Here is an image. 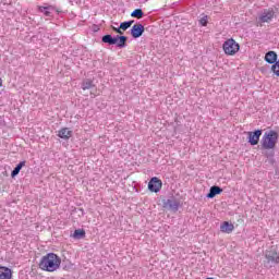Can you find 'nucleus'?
I'll list each match as a JSON object with an SVG mask.
<instances>
[{
    "mask_svg": "<svg viewBox=\"0 0 279 279\" xmlns=\"http://www.w3.org/2000/svg\"><path fill=\"white\" fill-rule=\"evenodd\" d=\"M82 90H92L90 95L92 97L99 96V90H97V87H95V84L93 83V80L86 78L81 84Z\"/></svg>",
    "mask_w": 279,
    "mask_h": 279,
    "instance_id": "20e7f679",
    "label": "nucleus"
},
{
    "mask_svg": "<svg viewBox=\"0 0 279 279\" xmlns=\"http://www.w3.org/2000/svg\"><path fill=\"white\" fill-rule=\"evenodd\" d=\"M276 16V12L272 9L264 10V12L258 17V23H271Z\"/></svg>",
    "mask_w": 279,
    "mask_h": 279,
    "instance_id": "0eeeda50",
    "label": "nucleus"
},
{
    "mask_svg": "<svg viewBox=\"0 0 279 279\" xmlns=\"http://www.w3.org/2000/svg\"><path fill=\"white\" fill-rule=\"evenodd\" d=\"M278 138L279 134L277 131L270 130L265 132L260 141L262 149H276V145H278Z\"/></svg>",
    "mask_w": 279,
    "mask_h": 279,
    "instance_id": "f03ea898",
    "label": "nucleus"
},
{
    "mask_svg": "<svg viewBox=\"0 0 279 279\" xmlns=\"http://www.w3.org/2000/svg\"><path fill=\"white\" fill-rule=\"evenodd\" d=\"M111 28L113 29V32H116L117 34H123L121 31V27L117 28L114 26H111Z\"/></svg>",
    "mask_w": 279,
    "mask_h": 279,
    "instance_id": "393cba45",
    "label": "nucleus"
},
{
    "mask_svg": "<svg viewBox=\"0 0 279 279\" xmlns=\"http://www.w3.org/2000/svg\"><path fill=\"white\" fill-rule=\"evenodd\" d=\"M199 23L203 27H206L208 25V16H204L199 20Z\"/></svg>",
    "mask_w": 279,
    "mask_h": 279,
    "instance_id": "b1692460",
    "label": "nucleus"
},
{
    "mask_svg": "<svg viewBox=\"0 0 279 279\" xmlns=\"http://www.w3.org/2000/svg\"><path fill=\"white\" fill-rule=\"evenodd\" d=\"M3 86V80L0 77V88Z\"/></svg>",
    "mask_w": 279,
    "mask_h": 279,
    "instance_id": "a878e982",
    "label": "nucleus"
},
{
    "mask_svg": "<svg viewBox=\"0 0 279 279\" xmlns=\"http://www.w3.org/2000/svg\"><path fill=\"white\" fill-rule=\"evenodd\" d=\"M271 71H272V73H275V75H277V77H279V60L276 61V63L271 65Z\"/></svg>",
    "mask_w": 279,
    "mask_h": 279,
    "instance_id": "5701e85b",
    "label": "nucleus"
},
{
    "mask_svg": "<svg viewBox=\"0 0 279 279\" xmlns=\"http://www.w3.org/2000/svg\"><path fill=\"white\" fill-rule=\"evenodd\" d=\"M265 258L268 264L271 263L272 265H279V254L274 247L265 251Z\"/></svg>",
    "mask_w": 279,
    "mask_h": 279,
    "instance_id": "39448f33",
    "label": "nucleus"
},
{
    "mask_svg": "<svg viewBox=\"0 0 279 279\" xmlns=\"http://www.w3.org/2000/svg\"><path fill=\"white\" fill-rule=\"evenodd\" d=\"M131 16L133 19H143V10L141 9H135L132 13Z\"/></svg>",
    "mask_w": 279,
    "mask_h": 279,
    "instance_id": "412c9836",
    "label": "nucleus"
},
{
    "mask_svg": "<svg viewBox=\"0 0 279 279\" xmlns=\"http://www.w3.org/2000/svg\"><path fill=\"white\" fill-rule=\"evenodd\" d=\"M220 231H221L223 234H232V232H234V225L231 223V222H228V221H223V222L220 225Z\"/></svg>",
    "mask_w": 279,
    "mask_h": 279,
    "instance_id": "9d476101",
    "label": "nucleus"
},
{
    "mask_svg": "<svg viewBox=\"0 0 279 279\" xmlns=\"http://www.w3.org/2000/svg\"><path fill=\"white\" fill-rule=\"evenodd\" d=\"M162 189V180H160L157 177H154L148 182V191L150 193H160V190Z\"/></svg>",
    "mask_w": 279,
    "mask_h": 279,
    "instance_id": "423d86ee",
    "label": "nucleus"
},
{
    "mask_svg": "<svg viewBox=\"0 0 279 279\" xmlns=\"http://www.w3.org/2000/svg\"><path fill=\"white\" fill-rule=\"evenodd\" d=\"M265 60L268 64H276V62H278V54L276 51H268L265 56Z\"/></svg>",
    "mask_w": 279,
    "mask_h": 279,
    "instance_id": "ddd939ff",
    "label": "nucleus"
},
{
    "mask_svg": "<svg viewBox=\"0 0 279 279\" xmlns=\"http://www.w3.org/2000/svg\"><path fill=\"white\" fill-rule=\"evenodd\" d=\"M222 49L226 56H236V53H239L241 49V46L239 45V43H236V40L230 38L223 43Z\"/></svg>",
    "mask_w": 279,
    "mask_h": 279,
    "instance_id": "7ed1b4c3",
    "label": "nucleus"
},
{
    "mask_svg": "<svg viewBox=\"0 0 279 279\" xmlns=\"http://www.w3.org/2000/svg\"><path fill=\"white\" fill-rule=\"evenodd\" d=\"M144 32L145 26H143V24H134L131 28V36H133V38H141Z\"/></svg>",
    "mask_w": 279,
    "mask_h": 279,
    "instance_id": "1a4fd4ad",
    "label": "nucleus"
},
{
    "mask_svg": "<svg viewBox=\"0 0 279 279\" xmlns=\"http://www.w3.org/2000/svg\"><path fill=\"white\" fill-rule=\"evenodd\" d=\"M102 43L107 45H117V39L116 37H112V35H105L102 37Z\"/></svg>",
    "mask_w": 279,
    "mask_h": 279,
    "instance_id": "a211bd4d",
    "label": "nucleus"
},
{
    "mask_svg": "<svg viewBox=\"0 0 279 279\" xmlns=\"http://www.w3.org/2000/svg\"><path fill=\"white\" fill-rule=\"evenodd\" d=\"M116 40H117L116 43L117 47H119V49H123V47H125V44L128 43V37L117 36Z\"/></svg>",
    "mask_w": 279,
    "mask_h": 279,
    "instance_id": "dca6fc26",
    "label": "nucleus"
},
{
    "mask_svg": "<svg viewBox=\"0 0 279 279\" xmlns=\"http://www.w3.org/2000/svg\"><path fill=\"white\" fill-rule=\"evenodd\" d=\"M61 265L62 258L58 254L48 253L40 258L38 267L41 271L53 274V271H58V269H60Z\"/></svg>",
    "mask_w": 279,
    "mask_h": 279,
    "instance_id": "f257e3e1",
    "label": "nucleus"
},
{
    "mask_svg": "<svg viewBox=\"0 0 279 279\" xmlns=\"http://www.w3.org/2000/svg\"><path fill=\"white\" fill-rule=\"evenodd\" d=\"M133 23H134V21L123 22L120 24V29L125 32L126 29H130V27H132Z\"/></svg>",
    "mask_w": 279,
    "mask_h": 279,
    "instance_id": "4be33fe9",
    "label": "nucleus"
},
{
    "mask_svg": "<svg viewBox=\"0 0 279 279\" xmlns=\"http://www.w3.org/2000/svg\"><path fill=\"white\" fill-rule=\"evenodd\" d=\"M13 274L12 269L5 266H0V279H12Z\"/></svg>",
    "mask_w": 279,
    "mask_h": 279,
    "instance_id": "f8f14e48",
    "label": "nucleus"
},
{
    "mask_svg": "<svg viewBox=\"0 0 279 279\" xmlns=\"http://www.w3.org/2000/svg\"><path fill=\"white\" fill-rule=\"evenodd\" d=\"M86 236V231L84 229H76L72 234L73 239H84Z\"/></svg>",
    "mask_w": 279,
    "mask_h": 279,
    "instance_id": "6ab92c4d",
    "label": "nucleus"
},
{
    "mask_svg": "<svg viewBox=\"0 0 279 279\" xmlns=\"http://www.w3.org/2000/svg\"><path fill=\"white\" fill-rule=\"evenodd\" d=\"M26 161H21L15 168L14 170L11 172V178H16V175H19V173H21V170L23 169V167H25Z\"/></svg>",
    "mask_w": 279,
    "mask_h": 279,
    "instance_id": "f3484780",
    "label": "nucleus"
},
{
    "mask_svg": "<svg viewBox=\"0 0 279 279\" xmlns=\"http://www.w3.org/2000/svg\"><path fill=\"white\" fill-rule=\"evenodd\" d=\"M58 136L63 141H69V138L73 136V131H71L69 128H62L61 130H59Z\"/></svg>",
    "mask_w": 279,
    "mask_h": 279,
    "instance_id": "9b49d317",
    "label": "nucleus"
},
{
    "mask_svg": "<svg viewBox=\"0 0 279 279\" xmlns=\"http://www.w3.org/2000/svg\"><path fill=\"white\" fill-rule=\"evenodd\" d=\"M39 12H44L45 16H51V12L47 11V10H53L52 5H48V7H38Z\"/></svg>",
    "mask_w": 279,
    "mask_h": 279,
    "instance_id": "aec40b11",
    "label": "nucleus"
},
{
    "mask_svg": "<svg viewBox=\"0 0 279 279\" xmlns=\"http://www.w3.org/2000/svg\"><path fill=\"white\" fill-rule=\"evenodd\" d=\"M248 136V143L250 145H257L260 141V136H263V131L262 130H257L255 132H248L247 133Z\"/></svg>",
    "mask_w": 279,
    "mask_h": 279,
    "instance_id": "6e6552de",
    "label": "nucleus"
},
{
    "mask_svg": "<svg viewBox=\"0 0 279 279\" xmlns=\"http://www.w3.org/2000/svg\"><path fill=\"white\" fill-rule=\"evenodd\" d=\"M223 193V189L220 186L214 185L210 187L209 193L207 194L208 199H213L216 195H221Z\"/></svg>",
    "mask_w": 279,
    "mask_h": 279,
    "instance_id": "4468645a",
    "label": "nucleus"
},
{
    "mask_svg": "<svg viewBox=\"0 0 279 279\" xmlns=\"http://www.w3.org/2000/svg\"><path fill=\"white\" fill-rule=\"evenodd\" d=\"M166 208H170V210H178L180 208V202L174 198L168 199L165 203Z\"/></svg>",
    "mask_w": 279,
    "mask_h": 279,
    "instance_id": "2eb2a0df",
    "label": "nucleus"
}]
</instances>
